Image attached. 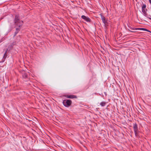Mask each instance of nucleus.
Here are the masks:
<instances>
[{"label":"nucleus","mask_w":151,"mask_h":151,"mask_svg":"<svg viewBox=\"0 0 151 151\" xmlns=\"http://www.w3.org/2000/svg\"><path fill=\"white\" fill-rule=\"evenodd\" d=\"M14 22L15 24L19 27V28H16V31L15 32V35L18 32L19 30V28L20 27L22 26L23 24V21H20L19 20L18 16H16L15 17Z\"/></svg>","instance_id":"nucleus-1"},{"label":"nucleus","mask_w":151,"mask_h":151,"mask_svg":"<svg viewBox=\"0 0 151 151\" xmlns=\"http://www.w3.org/2000/svg\"><path fill=\"white\" fill-rule=\"evenodd\" d=\"M72 101L70 100H64L63 102V104L64 106L68 107L71 104Z\"/></svg>","instance_id":"nucleus-2"},{"label":"nucleus","mask_w":151,"mask_h":151,"mask_svg":"<svg viewBox=\"0 0 151 151\" xmlns=\"http://www.w3.org/2000/svg\"><path fill=\"white\" fill-rule=\"evenodd\" d=\"M81 18L85 20L87 22H90V21H91L90 19L89 18L85 16L82 15L81 16Z\"/></svg>","instance_id":"nucleus-3"},{"label":"nucleus","mask_w":151,"mask_h":151,"mask_svg":"<svg viewBox=\"0 0 151 151\" xmlns=\"http://www.w3.org/2000/svg\"><path fill=\"white\" fill-rule=\"evenodd\" d=\"M65 96L69 98L70 99H73V98H76L77 97L75 95H65Z\"/></svg>","instance_id":"nucleus-4"},{"label":"nucleus","mask_w":151,"mask_h":151,"mask_svg":"<svg viewBox=\"0 0 151 151\" xmlns=\"http://www.w3.org/2000/svg\"><path fill=\"white\" fill-rule=\"evenodd\" d=\"M133 127L134 132L138 131V127L137 124L136 123H134L133 124Z\"/></svg>","instance_id":"nucleus-5"},{"label":"nucleus","mask_w":151,"mask_h":151,"mask_svg":"<svg viewBox=\"0 0 151 151\" xmlns=\"http://www.w3.org/2000/svg\"><path fill=\"white\" fill-rule=\"evenodd\" d=\"M101 17L102 22L105 24H106V20L104 17L101 15Z\"/></svg>","instance_id":"nucleus-6"},{"label":"nucleus","mask_w":151,"mask_h":151,"mask_svg":"<svg viewBox=\"0 0 151 151\" xmlns=\"http://www.w3.org/2000/svg\"><path fill=\"white\" fill-rule=\"evenodd\" d=\"M138 29H139V30H144V31H147V32H149L150 33H151V32L149 30H148L146 29H145V28H138Z\"/></svg>","instance_id":"nucleus-7"},{"label":"nucleus","mask_w":151,"mask_h":151,"mask_svg":"<svg viewBox=\"0 0 151 151\" xmlns=\"http://www.w3.org/2000/svg\"><path fill=\"white\" fill-rule=\"evenodd\" d=\"M100 104L101 106H103L105 105V103L104 102H101Z\"/></svg>","instance_id":"nucleus-8"},{"label":"nucleus","mask_w":151,"mask_h":151,"mask_svg":"<svg viewBox=\"0 0 151 151\" xmlns=\"http://www.w3.org/2000/svg\"><path fill=\"white\" fill-rule=\"evenodd\" d=\"M146 7V6L145 5H143L142 6V10H143L144 9H145Z\"/></svg>","instance_id":"nucleus-9"},{"label":"nucleus","mask_w":151,"mask_h":151,"mask_svg":"<svg viewBox=\"0 0 151 151\" xmlns=\"http://www.w3.org/2000/svg\"><path fill=\"white\" fill-rule=\"evenodd\" d=\"M134 132V133H135V136L136 137H137V135H138V134H137V131H136V132Z\"/></svg>","instance_id":"nucleus-10"},{"label":"nucleus","mask_w":151,"mask_h":151,"mask_svg":"<svg viewBox=\"0 0 151 151\" xmlns=\"http://www.w3.org/2000/svg\"><path fill=\"white\" fill-rule=\"evenodd\" d=\"M6 52L4 54V57L5 58L6 57Z\"/></svg>","instance_id":"nucleus-11"},{"label":"nucleus","mask_w":151,"mask_h":151,"mask_svg":"<svg viewBox=\"0 0 151 151\" xmlns=\"http://www.w3.org/2000/svg\"><path fill=\"white\" fill-rule=\"evenodd\" d=\"M23 77L27 78V76L25 74H24V75L23 76Z\"/></svg>","instance_id":"nucleus-12"},{"label":"nucleus","mask_w":151,"mask_h":151,"mask_svg":"<svg viewBox=\"0 0 151 151\" xmlns=\"http://www.w3.org/2000/svg\"><path fill=\"white\" fill-rule=\"evenodd\" d=\"M137 29H138V28H133L132 29L133 30H136Z\"/></svg>","instance_id":"nucleus-13"},{"label":"nucleus","mask_w":151,"mask_h":151,"mask_svg":"<svg viewBox=\"0 0 151 151\" xmlns=\"http://www.w3.org/2000/svg\"><path fill=\"white\" fill-rule=\"evenodd\" d=\"M129 31H130V32H134V30H133V31H130V30H129Z\"/></svg>","instance_id":"nucleus-14"},{"label":"nucleus","mask_w":151,"mask_h":151,"mask_svg":"<svg viewBox=\"0 0 151 151\" xmlns=\"http://www.w3.org/2000/svg\"><path fill=\"white\" fill-rule=\"evenodd\" d=\"M129 31H130V32H134V30H133V31H130V30H129Z\"/></svg>","instance_id":"nucleus-15"},{"label":"nucleus","mask_w":151,"mask_h":151,"mask_svg":"<svg viewBox=\"0 0 151 151\" xmlns=\"http://www.w3.org/2000/svg\"><path fill=\"white\" fill-rule=\"evenodd\" d=\"M150 3L151 4V0H149Z\"/></svg>","instance_id":"nucleus-16"},{"label":"nucleus","mask_w":151,"mask_h":151,"mask_svg":"<svg viewBox=\"0 0 151 151\" xmlns=\"http://www.w3.org/2000/svg\"><path fill=\"white\" fill-rule=\"evenodd\" d=\"M149 18L151 20V18Z\"/></svg>","instance_id":"nucleus-17"}]
</instances>
